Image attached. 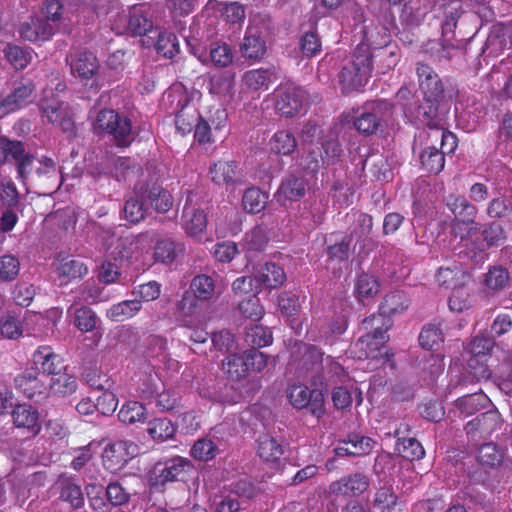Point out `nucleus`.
I'll return each instance as SVG.
<instances>
[{"label": "nucleus", "mask_w": 512, "mask_h": 512, "mask_svg": "<svg viewBox=\"0 0 512 512\" xmlns=\"http://www.w3.org/2000/svg\"><path fill=\"white\" fill-rule=\"evenodd\" d=\"M502 420L497 410L491 409L477 415L465 425V431L471 441L489 437L500 428Z\"/></svg>", "instance_id": "obj_9"}, {"label": "nucleus", "mask_w": 512, "mask_h": 512, "mask_svg": "<svg viewBox=\"0 0 512 512\" xmlns=\"http://www.w3.org/2000/svg\"><path fill=\"white\" fill-rule=\"evenodd\" d=\"M106 499L111 507L126 505L130 500V493L119 483L111 482L104 487Z\"/></svg>", "instance_id": "obj_61"}, {"label": "nucleus", "mask_w": 512, "mask_h": 512, "mask_svg": "<svg viewBox=\"0 0 512 512\" xmlns=\"http://www.w3.org/2000/svg\"><path fill=\"white\" fill-rule=\"evenodd\" d=\"M269 146L270 150L276 154L289 155L297 147V141L292 132L281 130L272 136Z\"/></svg>", "instance_id": "obj_44"}, {"label": "nucleus", "mask_w": 512, "mask_h": 512, "mask_svg": "<svg viewBox=\"0 0 512 512\" xmlns=\"http://www.w3.org/2000/svg\"><path fill=\"white\" fill-rule=\"evenodd\" d=\"M216 11L222 12L226 21L230 23H237L243 20L245 17L244 8L238 3L234 2L230 4H224L216 0L207 1L205 8L202 12V15H204V13H207L208 17H211L212 14H214Z\"/></svg>", "instance_id": "obj_28"}, {"label": "nucleus", "mask_w": 512, "mask_h": 512, "mask_svg": "<svg viewBox=\"0 0 512 512\" xmlns=\"http://www.w3.org/2000/svg\"><path fill=\"white\" fill-rule=\"evenodd\" d=\"M357 234L358 230L356 228L350 229V232L346 234H330L325 240V251L328 260L337 262L348 260L351 252V243L354 239V235Z\"/></svg>", "instance_id": "obj_14"}, {"label": "nucleus", "mask_w": 512, "mask_h": 512, "mask_svg": "<svg viewBox=\"0 0 512 512\" xmlns=\"http://www.w3.org/2000/svg\"><path fill=\"white\" fill-rule=\"evenodd\" d=\"M4 54L8 62L17 70L24 69L32 59V53L29 48L12 44H8L5 47Z\"/></svg>", "instance_id": "obj_53"}, {"label": "nucleus", "mask_w": 512, "mask_h": 512, "mask_svg": "<svg viewBox=\"0 0 512 512\" xmlns=\"http://www.w3.org/2000/svg\"><path fill=\"white\" fill-rule=\"evenodd\" d=\"M277 79L273 68L254 69L244 73L243 84L252 91L268 90L270 84Z\"/></svg>", "instance_id": "obj_25"}, {"label": "nucleus", "mask_w": 512, "mask_h": 512, "mask_svg": "<svg viewBox=\"0 0 512 512\" xmlns=\"http://www.w3.org/2000/svg\"><path fill=\"white\" fill-rule=\"evenodd\" d=\"M391 324L389 320L381 314L372 315L362 321V328L367 332L361 336L355 343V349L359 352L358 358L378 359L383 355L385 343L389 340L387 331ZM386 354V352H384Z\"/></svg>", "instance_id": "obj_2"}, {"label": "nucleus", "mask_w": 512, "mask_h": 512, "mask_svg": "<svg viewBox=\"0 0 512 512\" xmlns=\"http://www.w3.org/2000/svg\"><path fill=\"white\" fill-rule=\"evenodd\" d=\"M74 315V324L82 332L93 331L99 322L96 313L87 306L75 309Z\"/></svg>", "instance_id": "obj_56"}, {"label": "nucleus", "mask_w": 512, "mask_h": 512, "mask_svg": "<svg viewBox=\"0 0 512 512\" xmlns=\"http://www.w3.org/2000/svg\"><path fill=\"white\" fill-rule=\"evenodd\" d=\"M143 193L146 201L159 213L167 212L173 205L171 194L160 186L146 188Z\"/></svg>", "instance_id": "obj_35"}, {"label": "nucleus", "mask_w": 512, "mask_h": 512, "mask_svg": "<svg viewBox=\"0 0 512 512\" xmlns=\"http://www.w3.org/2000/svg\"><path fill=\"white\" fill-rule=\"evenodd\" d=\"M223 370L232 380H240L248 375L245 352L240 355L236 352L228 355L223 360Z\"/></svg>", "instance_id": "obj_41"}, {"label": "nucleus", "mask_w": 512, "mask_h": 512, "mask_svg": "<svg viewBox=\"0 0 512 512\" xmlns=\"http://www.w3.org/2000/svg\"><path fill=\"white\" fill-rule=\"evenodd\" d=\"M393 109V104L384 99L366 103L362 111L354 117L353 125L365 136L375 135L384 131L393 115Z\"/></svg>", "instance_id": "obj_4"}, {"label": "nucleus", "mask_w": 512, "mask_h": 512, "mask_svg": "<svg viewBox=\"0 0 512 512\" xmlns=\"http://www.w3.org/2000/svg\"><path fill=\"white\" fill-rule=\"evenodd\" d=\"M268 195L259 188H248L242 197V205L245 211L256 214L261 212L267 204Z\"/></svg>", "instance_id": "obj_48"}, {"label": "nucleus", "mask_w": 512, "mask_h": 512, "mask_svg": "<svg viewBox=\"0 0 512 512\" xmlns=\"http://www.w3.org/2000/svg\"><path fill=\"white\" fill-rule=\"evenodd\" d=\"M444 203L454 216L453 228L459 225H474L478 209L462 195L449 194L444 198Z\"/></svg>", "instance_id": "obj_11"}, {"label": "nucleus", "mask_w": 512, "mask_h": 512, "mask_svg": "<svg viewBox=\"0 0 512 512\" xmlns=\"http://www.w3.org/2000/svg\"><path fill=\"white\" fill-rule=\"evenodd\" d=\"M260 287L264 285L267 288H277L285 280L284 270L275 263H266L260 268L257 275Z\"/></svg>", "instance_id": "obj_38"}, {"label": "nucleus", "mask_w": 512, "mask_h": 512, "mask_svg": "<svg viewBox=\"0 0 512 512\" xmlns=\"http://www.w3.org/2000/svg\"><path fill=\"white\" fill-rule=\"evenodd\" d=\"M363 170L369 166L373 176L378 181H388L391 176V171L388 169L386 159L382 155H371L369 158L363 160Z\"/></svg>", "instance_id": "obj_59"}, {"label": "nucleus", "mask_w": 512, "mask_h": 512, "mask_svg": "<svg viewBox=\"0 0 512 512\" xmlns=\"http://www.w3.org/2000/svg\"><path fill=\"white\" fill-rule=\"evenodd\" d=\"M486 48L498 54L506 48H512V31L504 25L494 26L487 40Z\"/></svg>", "instance_id": "obj_31"}, {"label": "nucleus", "mask_w": 512, "mask_h": 512, "mask_svg": "<svg viewBox=\"0 0 512 512\" xmlns=\"http://www.w3.org/2000/svg\"><path fill=\"white\" fill-rule=\"evenodd\" d=\"M399 430L395 431V436L398 437L395 451L404 459L409 461L421 459L425 452L418 440L415 438H400Z\"/></svg>", "instance_id": "obj_39"}, {"label": "nucleus", "mask_w": 512, "mask_h": 512, "mask_svg": "<svg viewBox=\"0 0 512 512\" xmlns=\"http://www.w3.org/2000/svg\"><path fill=\"white\" fill-rule=\"evenodd\" d=\"M33 364L42 370V376L51 375L54 377L60 372L67 370L60 355L53 352L49 346L39 347L32 355Z\"/></svg>", "instance_id": "obj_16"}, {"label": "nucleus", "mask_w": 512, "mask_h": 512, "mask_svg": "<svg viewBox=\"0 0 512 512\" xmlns=\"http://www.w3.org/2000/svg\"><path fill=\"white\" fill-rule=\"evenodd\" d=\"M14 383L26 397L33 398L36 394L46 391L47 385L40 375L39 368L35 365L26 368L14 378Z\"/></svg>", "instance_id": "obj_15"}, {"label": "nucleus", "mask_w": 512, "mask_h": 512, "mask_svg": "<svg viewBox=\"0 0 512 512\" xmlns=\"http://www.w3.org/2000/svg\"><path fill=\"white\" fill-rule=\"evenodd\" d=\"M480 234L482 242L473 241L467 244L466 248L459 252L460 257L464 255V257L474 262L483 261L486 250L502 246L508 237L503 224L497 220L483 224Z\"/></svg>", "instance_id": "obj_6"}, {"label": "nucleus", "mask_w": 512, "mask_h": 512, "mask_svg": "<svg viewBox=\"0 0 512 512\" xmlns=\"http://www.w3.org/2000/svg\"><path fill=\"white\" fill-rule=\"evenodd\" d=\"M211 179L216 184H235L237 164L234 161H219L210 167Z\"/></svg>", "instance_id": "obj_36"}, {"label": "nucleus", "mask_w": 512, "mask_h": 512, "mask_svg": "<svg viewBox=\"0 0 512 512\" xmlns=\"http://www.w3.org/2000/svg\"><path fill=\"white\" fill-rule=\"evenodd\" d=\"M90 507L97 512H108L110 504L106 499L104 487L99 484H90L86 487Z\"/></svg>", "instance_id": "obj_58"}, {"label": "nucleus", "mask_w": 512, "mask_h": 512, "mask_svg": "<svg viewBox=\"0 0 512 512\" xmlns=\"http://www.w3.org/2000/svg\"><path fill=\"white\" fill-rule=\"evenodd\" d=\"M324 353L314 345L302 344L292 355L291 365L299 378L309 379L313 386L323 385Z\"/></svg>", "instance_id": "obj_5"}, {"label": "nucleus", "mask_w": 512, "mask_h": 512, "mask_svg": "<svg viewBox=\"0 0 512 512\" xmlns=\"http://www.w3.org/2000/svg\"><path fill=\"white\" fill-rule=\"evenodd\" d=\"M145 399L154 398L155 406L160 412H166L174 409L177 405V397L170 392H158V387H146L141 389Z\"/></svg>", "instance_id": "obj_47"}, {"label": "nucleus", "mask_w": 512, "mask_h": 512, "mask_svg": "<svg viewBox=\"0 0 512 512\" xmlns=\"http://www.w3.org/2000/svg\"><path fill=\"white\" fill-rule=\"evenodd\" d=\"M61 173L55 161L48 157H43L37 161V167L30 184L40 187L44 193L57 190L61 185Z\"/></svg>", "instance_id": "obj_10"}, {"label": "nucleus", "mask_w": 512, "mask_h": 512, "mask_svg": "<svg viewBox=\"0 0 512 512\" xmlns=\"http://www.w3.org/2000/svg\"><path fill=\"white\" fill-rule=\"evenodd\" d=\"M59 276L66 279L65 283L84 277L88 273L87 266L79 259L66 257L60 261Z\"/></svg>", "instance_id": "obj_45"}, {"label": "nucleus", "mask_w": 512, "mask_h": 512, "mask_svg": "<svg viewBox=\"0 0 512 512\" xmlns=\"http://www.w3.org/2000/svg\"><path fill=\"white\" fill-rule=\"evenodd\" d=\"M37 161L38 160L33 154L27 152V154L14 166L17 172V179L24 185L30 184L31 180H33Z\"/></svg>", "instance_id": "obj_60"}, {"label": "nucleus", "mask_w": 512, "mask_h": 512, "mask_svg": "<svg viewBox=\"0 0 512 512\" xmlns=\"http://www.w3.org/2000/svg\"><path fill=\"white\" fill-rule=\"evenodd\" d=\"M245 341L253 349L265 347L273 341L272 332L262 325L251 326L246 329Z\"/></svg>", "instance_id": "obj_52"}, {"label": "nucleus", "mask_w": 512, "mask_h": 512, "mask_svg": "<svg viewBox=\"0 0 512 512\" xmlns=\"http://www.w3.org/2000/svg\"><path fill=\"white\" fill-rule=\"evenodd\" d=\"M355 290L360 300L374 297L380 290V284L376 277L367 273L361 274L356 281Z\"/></svg>", "instance_id": "obj_57"}, {"label": "nucleus", "mask_w": 512, "mask_h": 512, "mask_svg": "<svg viewBox=\"0 0 512 512\" xmlns=\"http://www.w3.org/2000/svg\"><path fill=\"white\" fill-rule=\"evenodd\" d=\"M374 55L367 43H360L351 58L347 60L340 73L339 83L343 93L360 90L368 81L372 70Z\"/></svg>", "instance_id": "obj_1"}, {"label": "nucleus", "mask_w": 512, "mask_h": 512, "mask_svg": "<svg viewBox=\"0 0 512 512\" xmlns=\"http://www.w3.org/2000/svg\"><path fill=\"white\" fill-rule=\"evenodd\" d=\"M443 342V333L441 329L435 325H426L420 335V345L428 350L436 349Z\"/></svg>", "instance_id": "obj_64"}, {"label": "nucleus", "mask_w": 512, "mask_h": 512, "mask_svg": "<svg viewBox=\"0 0 512 512\" xmlns=\"http://www.w3.org/2000/svg\"><path fill=\"white\" fill-rule=\"evenodd\" d=\"M20 271L19 259L11 254L0 257V280L11 282L18 276Z\"/></svg>", "instance_id": "obj_63"}, {"label": "nucleus", "mask_w": 512, "mask_h": 512, "mask_svg": "<svg viewBox=\"0 0 512 512\" xmlns=\"http://www.w3.org/2000/svg\"><path fill=\"white\" fill-rule=\"evenodd\" d=\"M320 150L322 151L321 159L323 164L333 165L339 161L342 149L338 137L333 131H330L322 138Z\"/></svg>", "instance_id": "obj_40"}, {"label": "nucleus", "mask_w": 512, "mask_h": 512, "mask_svg": "<svg viewBox=\"0 0 512 512\" xmlns=\"http://www.w3.org/2000/svg\"><path fill=\"white\" fill-rule=\"evenodd\" d=\"M10 407L12 408L13 423L16 427L25 428L35 433L39 431V413L36 408L27 403L15 405L10 403Z\"/></svg>", "instance_id": "obj_21"}, {"label": "nucleus", "mask_w": 512, "mask_h": 512, "mask_svg": "<svg viewBox=\"0 0 512 512\" xmlns=\"http://www.w3.org/2000/svg\"><path fill=\"white\" fill-rule=\"evenodd\" d=\"M410 305V299L403 291H394L386 295L381 309L384 314H396L404 311Z\"/></svg>", "instance_id": "obj_55"}, {"label": "nucleus", "mask_w": 512, "mask_h": 512, "mask_svg": "<svg viewBox=\"0 0 512 512\" xmlns=\"http://www.w3.org/2000/svg\"><path fill=\"white\" fill-rule=\"evenodd\" d=\"M127 28L135 36L146 35L153 31V22L146 4H140L132 8Z\"/></svg>", "instance_id": "obj_22"}, {"label": "nucleus", "mask_w": 512, "mask_h": 512, "mask_svg": "<svg viewBox=\"0 0 512 512\" xmlns=\"http://www.w3.org/2000/svg\"><path fill=\"white\" fill-rule=\"evenodd\" d=\"M176 432V427L171 420L167 418H155L148 422L147 433L158 442H164L171 439Z\"/></svg>", "instance_id": "obj_42"}, {"label": "nucleus", "mask_w": 512, "mask_h": 512, "mask_svg": "<svg viewBox=\"0 0 512 512\" xmlns=\"http://www.w3.org/2000/svg\"><path fill=\"white\" fill-rule=\"evenodd\" d=\"M495 346V341L487 335H478L466 346V351L472 354V357L490 355Z\"/></svg>", "instance_id": "obj_62"}, {"label": "nucleus", "mask_w": 512, "mask_h": 512, "mask_svg": "<svg viewBox=\"0 0 512 512\" xmlns=\"http://www.w3.org/2000/svg\"><path fill=\"white\" fill-rule=\"evenodd\" d=\"M286 394L294 408L306 409L318 419L326 412L324 393L318 386L311 390L303 384H293L287 388Z\"/></svg>", "instance_id": "obj_7"}, {"label": "nucleus", "mask_w": 512, "mask_h": 512, "mask_svg": "<svg viewBox=\"0 0 512 512\" xmlns=\"http://www.w3.org/2000/svg\"><path fill=\"white\" fill-rule=\"evenodd\" d=\"M476 458L483 467L495 468L503 462L504 450L494 442H487L478 448Z\"/></svg>", "instance_id": "obj_33"}, {"label": "nucleus", "mask_w": 512, "mask_h": 512, "mask_svg": "<svg viewBox=\"0 0 512 512\" xmlns=\"http://www.w3.org/2000/svg\"><path fill=\"white\" fill-rule=\"evenodd\" d=\"M118 418L125 424H135L146 420V409L137 401L126 402L118 412Z\"/></svg>", "instance_id": "obj_51"}, {"label": "nucleus", "mask_w": 512, "mask_h": 512, "mask_svg": "<svg viewBox=\"0 0 512 512\" xmlns=\"http://www.w3.org/2000/svg\"><path fill=\"white\" fill-rule=\"evenodd\" d=\"M49 387L54 394L67 396L76 391L77 380L74 375L67 373L65 370L51 377Z\"/></svg>", "instance_id": "obj_49"}, {"label": "nucleus", "mask_w": 512, "mask_h": 512, "mask_svg": "<svg viewBox=\"0 0 512 512\" xmlns=\"http://www.w3.org/2000/svg\"><path fill=\"white\" fill-rule=\"evenodd\" d=\"M0 333L4 338L18 339L23 334L22 319L12 312L3 315L0 318Z\"/></svg>", "instance_id": "obj_50"}, {"label": "nucleus", "mask_w": 512, "mask_h": 512, "mask_svg": "<svg viewBox=\"0 0 512 512\" xmlns=\"http://www.w3.org/2000/svg\"><path fill=\"white\" fill-rule=\"evenodd\" d=\"M308 105L306 90L297 86H286L279 93L276 101V110L281 116L292 118L305 112Z\"/></svg>", "instance_id": "obj_8"}, {"label": "nucleus", "mask_w": 512, "mask_h": 512, "mask_svg": "<svg viewBox=\"0 0 512 512\" xmlns=\"http://www.w3.org/2000/svg\"><path fill=\"white\" fill-rule=\"evenodd\" d=\"M29 152L26 144L20 140L0 136V164H13L14 166Z\"/></svg>", "instance_id": "obj_24"}, {"label": "nucleus", "mask_w": 512, "mask_h": 512, "mask_svg": "<svg viewBox=\"0 0 512 512\" xmlns=\"http://www.w3.org/2000/svg\"><path fill=\"white\" fill-rule=\"evenodd\" d=\"M66 61L70 64L72 74L82 81L93 79L99 68L97 58L92 52L82 51L74 56H67Z\"/></svg>", "instance_id": "obj_17"}, {"label": "nucleus", "mask_w": 512, "mask_h": 512, "mask_svg": "<svg viewBox=\"0 0 512 512\" xmlns=\"http://www.w3.org/2000/svg\"><path fill=\"white\" fill-rule=\"evenodd\" d=\"M369 477L362 472H354L329 485V493L339 496H359L369 487Z\"/></svg>", "instance_id": "obj_13"}, {"label": "nucleus", "mask_w": 512, "mask_h": 512, "mask_svg": "<svg viewBox=\"0 0 512 512\" xmlns=\"http://www.w3.org/2000/svg\"><path fill=\"white\" fill-rule=\"evenodd\" d=\"M441 104L442 102L424 100L418 109L421 121L432 130V133L440 132V129L445 126V114Z\"/></svg>", "instance_id": "obj_20"}, {"label": "nucleus", "mask_w": 512, "mask_h": 512, "mask_svg": "<svg viewBox=\"0 0 512 512\" xmlns=\"http://www.w3.org/2000/svg\"><path fill=\"white\" fill-rule=\"evenodd\" d=\"M35 86L31 81L19 82L4 98V113L9 114L32 102Z\"/></svg>", "instance_id": "obj_18"}, {"label": "nucleus", "mask_w": 512, "mask_h": 512, "mask_svg": "<svg viewBox=\"0 0 512 512\" xmlns=\"http://www.w3.org/2000/svg\"><path fill=\"white\" fill-rule=\"evenodd\" d=\"M308 189V182L303 176L291 174L285 177L277 190L276 197L278 201L281 198L290 201L301 199Z\"/></svg>", "instance_id": "obj_19"}, {"label": "nucleus", "mask_w": 512, "mask_h": 512, "mask_svg": "<svg viewBox=\"0 0 512 512\" xmlns=\"http://www.w3.org/2000/svg\"><path fill=\"white\" fill-rule=\"evenodd\" d=\"M215 284L213 279L208 275H197L194 277V316H201V306L203 303L205 310L202 314L203 318L214 311L212 300L215 299Z\"/></svg>", "instance_id": "obj_12"}, {"label": "nucleus", "mask_w": 512, "mask_h": 512, "mask_svg": "<svg viewBox=\"0 0 512 512\" xmlns=\"http://www.w3.org/2000/svg\"><path fill=\"white\" fill-rule=\"evenodd\" d=\"M145 201L143 191H135L134 195L125 201L123 207L124 218L132 224H137L143 220L148 211Z\"/></svg>", "instance_id": "obj_30"}, {"label": "nucleus", "mask_w": 512, "mask_h": 512, "mask_svg": "<svg viewBox=\"0 0 512 512\" xmlns=\"http://www.w3.org/2000/svg\"><path fill=\"white\" fill-rule=\"evenodd\" d=\"M266 50V43L260 35L254 33L252 30H248L240 44L242 57L258 61L264 57Z\"/></svg>", "instance_id": "obj_27"}, {"label": "nucleus", "mask_w": 512, "mask_h": 512, "mask_svg": "<svg viewBox=\"0 0 512 512\" xmlns=\"http://www.w3.org/2000/svg\"><path fill=\"white\" fill-rule=\"evenodd\" d=\"M512 276L508 268L502 265L490 266L485 274L484 283L489 290L498 292L510 285Z\"/></svg>", "instance_id": "obj_34"}, {"label": "nucleus", "mask_w": 512, "mask_h": 512, "mask_svg": "<svg viewBox=\"0 0 512 512\" xmlns=\"http://www.w3.org/2000/svg\"><path fill=\"white\" fill-rule=\"evenodd\" d=\"M60 496L62 501L70 503L74 509H79L84 505V495L80 485L71 479L60 481Z\"/></svg>", "instance_id": "obj_46"}, {"label": "nucleus", "mask_w": 512, "mask_h": 512, "mask_svg": "<svg viewBox=\"0 0 512 512\" xmlns=\"http://www.w3.org/2000/svg\"><path fill=\"white\" fill-rule=\"evenodd\" d=\"M20 194L11 179L0 182V208H20Z\"/></svg>", "instance_id": "obj_54"}, {"label": "nucleus", "mask_w": 512, "mask_h": 512, "mask_svg": "<svg viewBox=\"0 0 512 512\" xmlns=\"http://www.w3.org/2000/svg\"><path fill=\"white\" fill-rule=\"evenodd\" d=\"M97 133H107L113 137L118 147H128L134 141L136 133L132 129L131 120L113 109H102L97 112L93 122Z\"/></svg>", "instance_id": "obj_3"}, {"label": "nucleus", "mask_w": 512, "mask_h": 512, "mask_svg": "<svg viewBox=\"0 0 512 512\" xmlns=\"http://www.w3.org/2000/svg\"><path fill=\"white\" fill-rule=\"evenodd\" d=\"M141 307L139 299L121 301L111 306L107 311V317L116 322L124 321L139 312Z\"/></svg>", "instance_id": "obj_43"}, {"label": "nucleus", "mask_w": 512, "mask_h": 512, "mask_svg": "<svg viewBox=\"0 0 512 512\" xmlns=\"http://www.w3.org/2000/svg\"><path fill=\"white\" fill-rule=\"evenodd\" d=\"M173 317L178 325L192 327V282L183 291L181 299L175 303Z\"/></svg>", "instance_id": "obj_29"}, {"label": "nucleus", "mask_w": 512, "mask_h": 512, "mask_svg": "<svg viewBox=\"0 0 512 512\" xmlns=\"http://www.w3.org/2000/svg\"><path fill=\"white\" fill-rule=\"evenodd\" d=\"M419 158L422 168L430 174H438L444 168L445 157L437 145L426 146L420 153Z\"/></svg>", "instance_id": "obj_32"}, {"label": "nucleus", "mask_w": 512, "mask_h": 512, "mask_svg": "<svg viewBox=\"0 0 512 512\" xmlns=\"http://www.w3.org/2000/svg\"><path fill=\"white\" fill-rule=\"evenodd\" d=\"M257 454L265 462L276 463L284 454V446L281 439L264 434L257 439Z\"/></svg>", "instance_id": "obj_23"}, {"label": "nucleus", "mask_w": 512, "mask_h": 512, "mask_svg": "<svg viewBox=\"0 0 512 512\" xmlns=\"http://www.w3.org/2000/svg\"><path fill=\"white\" fill-rule=\"evenodd\" d=\"M402 501L391 486L378 488L373 496L372 507L378 512L400 511Z\"/></svg>", "instance_id": "obj_26"}, {"label": "nucleus", "mask_w": 512, "mask_h": 512, "mask_svg": "<svg viewBox=\"0 0 512 512\" xmlns=\"http://www.w3.org/2000/svg\"><path fill=\"white\" fill-rule=\"evenodd\" d=\"M184 247L181 243L171 239L160 240L154 248L155 260L164 264L172 263L183 253Z\"/></svg>", "instance_id": "obj_37"}]
</instances>
